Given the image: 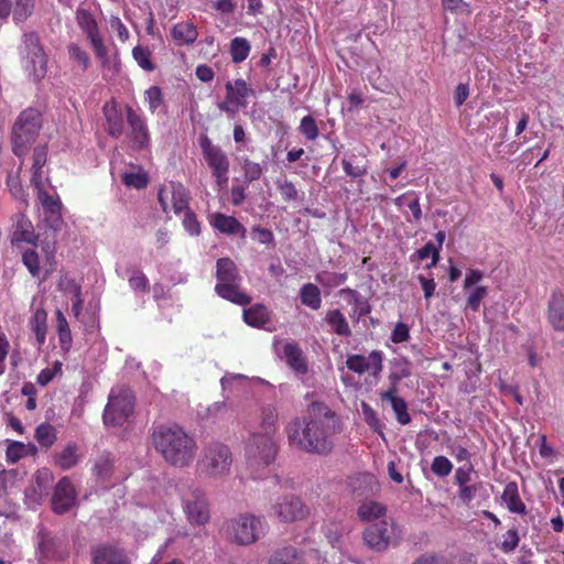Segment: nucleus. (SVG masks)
<instances>
[{
  "label": "nucleus",
  "mask_w": 564,
  "mask_h": 564,
  "mask_svg": "<svg viewBox=\"0 0 564 564\" xmlns=\"http://www.w3.org/2000/svg\"><path fill=\"white\" fill-rule=\"evenodd\" d=\"M339 420L323 402H312L307 417L302 422L294 417L285 426L290 446L311 454L326 455L333 448L332 436L337 432Z\"/></svg>",
  "instance_id": "nucleus-1"
},
{
  "label": "nucleus",
  "mask_w": 564,
  "mask_h": 564,
  "mask_svg": "<svg viewBox=\"0 0 564 564\" xmlns=\"http://www.w3.org/2000/svg\"><path fill=\"white\" fill-rule=\"evenodd\" d=\"M152 445L171 466L184 468L189 466L197 452L193 435L177 424H161L153 429Z\"/></svg>",
  "instance_id": "nucleus-2"
},
{
  "label": "nucleus",
  "mask_w": 564,
  "mask_h": 564,
  "mask_svg": "<svg viewBox=\"0 0 564 564\" xmlns=\"http://www.w3.org/2000/svg\"><path fill=\"white\" fill-rule=\"evenodd\" d=\"M42 126L43 115L39 109L29 107L20 112L11 129L12 152L17 156L23 158L26 155Z\"/></svg>",
  "instance_id": "nucleus-3"
},
{
  "label": "nucleus",
  "mask_w": 564,
  "mask_h": 564,
  "mask_svg": "<svg viewBox=\"0 0 564 564\" xmlns=\"http://www.w3.org/2000/svg\"><path fill=\"white\" fill-rule=\"evenodd\" d=\"M215 292L221 299L237 305H248L251 303V296L241 288V276L236 263L230 258H220L216 263Z\"/></svg>",
  "instance_id": "nucleus-4"
},
{
  "label": "nucleus",
  "mask_w": 564,
  "mask_h": 564,
  "mask_svg": "<svg viewBox=\"0 0 564 564\" xmlns=\"http://www.w3.org/2000/svg\"><path fill=\"white\" fill-rule=\"evenodd\" d=\"M231 464L230 448L220 442H213L204 447L198 468L206 476L218 478L229 474Z\"/></svg>",
  "instance_id": "nucleus-5"
},
{
  "label": "nucleus",
  "mask_w": 564,
  "mask_h": 564,
  "mask_svg": "<svg viewBox=\"0 0 564 564\" xmlns=\"http://www.w3.org/2000/svg\"><path fill=\"white\" fill-rule=\"evenodd\" d=\"M134 400L135 398L131 389H112L104 410V423L111 426H121L133 413Z\"/></svg>",
  "instance_id": "nucleus-6"
},
{
  "label": "nucleus",
  "mask_w": 564,
  "mask_h": 564,
  "mask_svg": "<svg viewBox=\"0 0 564 564\" xmlns=\"http://www.w3.org/2000/svg\"><path fill=\"white\" fill-rule=\"evenodd\" d=\"M278 445L269 434L252 433L247 442L245 455L251 468H261L271 465L276 457Z\"/></svg>",
  "instance_id": "nucleus-7"
},
{
  "label": "nucleus",
  "mask_w": 564,
  "mask_h": 564,
  "mask_svg": "<svg viewBox=\"0 0 564 564\" xmlns=\"http://www.w3.org/2000/svg\"><path fill=\"white\" fill-rule=\"evenodd\" d=\"M269 516L281 523L303 521L310 516L308 506L294 494L279 497L271 506Z\"/></svg>",
  "instance_id": "nucleus-8"
},
{
  "label": "nucleus",
  "mask_w": 564,
  "mask_h": 564,
  "mask_svg": "<svg viewBox=\"0 0 564 564\" xmlns=\"http://www.w3.org/2000/svg\"><path fill=\"white\" fill-rule=\"evenodd\" d=\"M76 20L101 66L108 67L110 64L108 47L105 44L104 36L99 31L94 15L88 10L78 9L76 12Z\"/></svg>",
  "instance_id": "nucleus-9"
},
{
  "label": "nucleus",
  "mask_w": 564,
  "mask_h": 564,
  "mask_svg": "<svg viewBox=\"0 0 564 564\" xmlns=\"http://www.w3.org/2000/svg\"><path fill=\"white\" fill-rule=\"evenodd\" d=\"M199 147L216 183L219 187L226 186L230 167L226 152L219 145L214 144L207 135L200 137Z\"/></svg>",
  "instance_id": "nucleus-10"
},
{
  "label": "nucleus",
  "mask_w": 564,
  "mask_h": 564,
  "mask_svg": "<svg viewBox=\"0 0 564 564\" xmlns=\"http://www.w3.org/2000/svg\"><path fill=\"white\" fill-rule=\"evenodd\" d=\"M183 508L187 520L194 525H204L209 521V506L205 492L196 487H189L182 495Z\"/></svg>",
  "instance_id": "nucleus-11"
},
{
  "label": "nucleus",
  "mask_w": 564,
  "mask_h": 564,
  "mask_svg": "<svg viewBox=\"0 0 564 564\" xmlns=\"http://www.w3.org/2000/svg\"><path fill=\"white\" fill-rule=\"evenodd\" d=\"M230 529L234 540L241 545L254 543L264 530V521L253 514H241L231 521Z\"/></svg>",
  "instance_id": "nucleus-12"
},
{
  "label": "nucleus",
  "mask_w": 564,
  "mask_h": 564,
  "mask_svg": "<svg viewBox=\"0 0 564 564\" xmlns=\"http://www.w3.org/2000/svg\"><path fill=\"white\" fill-rule=\"evenodd\" d=\"M226 96L223 102L218 105L221 111L227 113H236L238 108L247 107L246 99L254 96V90L248 87L242 78H237L234 83L227 82L225 85Z\"/></svg>",
  "instance_id": "nucleus-13"
},
{
  "label": "nucleus",
  "mask_w": 564,
  "mask_h": 564,
  "mask_svg": "<svg viewBox=\"0 0 564 564\" xmlns=\"http://www.w3.org/2000/svg\"><path fill=\"white\" fill-rule=\"evenodd\" d=\"M394 529L387 520L382 519L370 523L364 531L365 544L376 552L386 551L393 538Z\"/></svg>",
  "instance_id": "nucleus-14"
},
{
  "label": "nucleus",
  "mask_w": 564,
  "mask_h": 564,
  "mask_svg": "<svg viewBox=\"0 0 564 564\" xmlns=\"http://www.w3.org/2000/svg\"><path fill=\"white\" fill-rule=\"evenodd\" d=\"M159 203L164 213H167L169 199L176 215L184 213L189 208L188 192L185 186L177 182H171L169 186H164L159 191Z\"/></svg>",
  "instance_id": "nucleus-15"
},
{
  "label": "nucleus",
  "mask_w": 564,
  "mask_h": 564,
  "mask_svg": "<svg viewBox=\"0 0 564 564\" xmlns=\"http://www.w3.org/2000/svg\"><path fill=\"white\" fill-rule=\"evenodd\" d=\"M126 116L131 147L135 150L147 149L151 139L145 120L131 106H126Z\"/></svg>",
  "instance_id": "nucleus-16"
},
{
  "label": "nucleus",
  "mask_w": 564,
  "mask_h": 564,
  "mask_svg": "<svg viewBox=\"0 0 564 564\" xmlns=\"http://www.w3.org/2000/svg\"><path fill=\"white\" fill-rule=\"evenodd\" d=\"M37 191V198L42 205L44 221L54 231L59 230L63 225L62 203L58 195H51L45 191L44 185L34 187Z\"/></svg>",
  "instance_id": "nucleus-17"
},
{
  "label": "nucleus",
  "mask_w": 564,
  "mask_h": 564,
  "mask_svg": "<svg viewBox=\"0 0 564 564\" xmlns=\"http://www.w3.org/2000/svg\"><path fill=\"white\" fill-rule=\"evenodd\" d=\"M77 498L76 489L68 476L62 477L55 485L51 505L55 513L63 514L70 510Z\"/></svg>",
  "instance_id": "nucleus-18"
},
{
  "label": "nucleus",
  "mask_w": 564,
  "mask_h": 564,
  "mask_svg": "<svg viewBox=\"0 0 564 564\" xmlns=\"http://www.w3.org/2000/svg\"><path fill=\"white\" fill-rule=\"evenodd\" d=\"M315 550L305 551L294 545H284L272 552L268 564H308Z\"/></svg>",
  "instance_id": "nucleus-19"
},
{
  "label": "nucleus",
  "mask_w": 564,
  "mask_h": 564,
  "mask_svg": "<svg viewBox=\"0 0 564 564\" xmlns=\"http://www.w3.org/2000/svg\"><path fill=\"white\" fill-rule=\"evenodd\" d=\"M390 379L392 381L391 386L386 391L380 392V398L382 401H389L391 403L397 421L401 425H406L411 422V415L408 412V404L403 398L397 395V384L400 377L392 375L390 376Z\"/></svg>",
  "instance_id": "nucleus-20"
},
{
  "label": "nucleus",
  "mask_w": 564,
  "mask_h": 564,
  "mask_svg": "<svg viewBox=\"0 0 564 564\" xmlns=\"http://www.w3.org/2000/svg\"><path fill=\"white\" fill-rule=\"evenodd\" d=\"M346 366L349 370L362 375L373 370L375 373L382 370V354L379 350H372L368 357L362 355L348 356Z\"/></svg>",
  "instance_id": "nucleus-21"
},
{
  "label": "nucleus",
  "mask_w": 564,
  "mask_h": 564,
  "mask_svg": "<svg viewBox=\"0 0 564 564\" xmlns=\"http://www.w3.org/2000/svg\"><path fill=\"white\" fill-rule=\"evenodd\" d=\"M35 0H0V19L12 14L15 23L25 21L33 12Z\"/></svg>",
  "instance_id": "nucleus-22"
},
{
  "label": "nucleus",
  "mask_w": 564,
  "mask_h": 564,
  "mask_svg": "<svg viewBox=\"0 0 564 564\" xmlns=\"http://www.w3.org/2000/svg\"><path fill=\"white\" fill-rule=\"evenodd\" d=\"M546 318L553 330L564 333V293L558 289L550 295Z\"/></svg>",
  "instance_id": "nucleus-23"
},
{
  "label": "nucleus",
  "mask_w": 564,
  "mask_h": 564,
  "mask_svg": "<svg viewBox=\"0 0 564 564\" xmlns=\"http://www.w3.org/2000/svg\"><path fill=\"white\" fill-rule=\"evenodd\" d=\"M12 243L20 247L21 243L35 245L37 235L34 231L32 221L24 215L18 214L14 217Z\"/></svg>",
  "instance_id": "nucleus-24"
},
{
  "label": "nucleus",
  "mask_w": 564,
  "mask_h": 564,
  "mask_svg": "<svg viewBox=\"0 0 564 564\" xmlns=\"http://www.w3.org/2000/svg\"><path fill=\"white\" fill-rule=\"evenodd\" d=\"M91 564H129V560L122 550L99 544L91 550Z\"/></svg>",
  "instance_id": "nucleus-25"
},
{
  "label": "nucleus",
  "mask_w": 564,
  "mask_h": 564,
  "mask_svg": "<svg viewBox=\"0 0 564 564\" xmlns=\"http://www.w3.org/2000/svg\"><path fill=\"white\" fill-rule=\"evenodd\" d=\"M80 459L79 446L75 442H68L65 446L52 454L54 466L62 470H69L75 467Z\"/></svg>",
  "instance_id": "nucleus-26"
},
{
  "label": "nucleus",
  "mask_w": 564,
  "mask_h": 564,
  "mask_svg": "<svg viewBox=\"0 0 564 564\" xmlns=\"http://www.w3.org/2000/svg\"><path fill=\"white\" fill-rule=\"evenodd\" d=\"M104 115L106 118V131L112 138H120L124 131V118L122 111L117 107L116 102H107L104 106Z\"/></svg>",
  "instance_id": "nucleus-27"
},
{
  "label": "nucleus",
  "mask_w": 564,
  "mask_h": 564,
  "mask_svg": "<svg viewBox=\"0 0 564 564\" xmlns=\"http://www.w3.org/2000/svg\"><path fill=\"white\" fill-rule=\"evenodd\" d=\"M210 224L221 234L239 235L241 239L246 238V227L234 216H228L223 213H215Z\"/></svg>",
  "instance_id": "nucleus-28"
},
{
  "label": "nucleus",
  "mask_w": 564,
  "mask_h": 564,
  "mask_svg": "<svg viewBox=\"0 0 564 564\" xmlns=\"http://www.w3.org/2000/svg\"><path fill=\"white\" fill-rule=\"evenodd\" d=\"M283 354H284L285 362L296 375H306L307 373V371H308L307 361H306L299 344L286 343L283 346Z\"/></svg>",
  "instance_id": "nucleus-29"
},
{
  "label": "nucleus",
  "mask_w": 564,
  "mask_h": 564,
  "mask_svg": "<svg viewBox=\"0 0 564 564\" xmlns=\"http://www.w3.org/2000/svg\"><path fill=\"white\" fill-rule=\"evenodd\" d=\"M501 499L510 512L518 514L527 513L525 503L520 498L518 484L516 481H509L505 486Z\"/></svg>",
  "instance_id": "nucleus-30"
},
{
  "label": "nucleus",
  "mask_w": 564,
  "mask_h": 564,
  "mask_svg": "<svg viewBox=\"0 0 564 564\" xmlns=\"http://www.w3.org/2000/svg\"><path fill=\"white\" fill-rule=\"evenodd\" d=\"M339 294L341 296H345L347 301L352 304L355 307L352 310V314H350V317L358 321L360 317H364L370 313V304L369 302L361 296V294L350 288H345L339 291Z\"/></svg>",
  "instance_id": "nucleus-31"
},
{
  "label": "nucleus",
  "mask_w": 564,
  "mask_h": 564,
  "mask_svg": "<svg viewBox=\"0 0 564 564\" xmlns=\"http://www.w3.org/2000/svg\"><path fill=\"white\" fill-rule=\"evenodd\" d=\"M324 321L330 327L332 332L340 337H350L351 329L345 315L338 310H328Z\"/></svg>",
  "instance_id": "nucleus-32"
},
{
  "label": "nucleus",
  "mask_w": 564,
  "mask_h": 564,
  "mask_svg": "<svg viewBox=\"0 0 564 564\" xmlns=\"http://www.w3.org/2000/svg\"><path fill=\"white\" fill-rule=\"evenodd\" d=\"M47 145H37L34 148L33 156H32V177H31V184L34 187H40L43 185V176H42V169L46 164L47 161Z\"/></svg>",
  "instance_id": "nucleus-33"
},
{
  "label": "nucleus",
  "mask_w": 564,
  "mask_h": 564,
  "mask_svg": "<svg viewBox=\"0 0 564 564\" xmlns=\"http://www.w3.org/2000/svg\"><path fill=\"white\" fill-rule=\"evenodd\" d=\"M171 35L177 45H191L197 40L198 31L192 22H180L173 26Z\"/></svg>",
  "instance_id": "nucleus-34"
},
{
  "label": "nucleus",
  "mask_w": 564,
  "mask_h": 564,
  "mask_svg": "<svg viewBox=\"0 0 564 564\" xmlns=\"http://www.w3.org/2000/svg\"><path fill=\"white\" fill-rule=\"evenodd\" d=\"M24 68L33 76L34 80L40 82L44 78L47 73V56L45 52L24 56Z\"/></svg>",
  "instance_id": "nucleus-35"
},
{
  "label": "nucleus",
  "mask_w": 564,
  "mask_h": 564,
  "mask_svg": "<svg viewBox=\"0 0 564 564\" xmlns=\"http://www.w3.org/2000/svg\"><path fill=\"white\" fill-rule=\"evenodd\" d=\"M69 62L80 72H86L90 66V56L88 52L78 43L70 42L66 46Z\"/></svg>",
  "instance_id": "nucleus-36"
},
{
  "label": "nucleus",
  "mask_w": 564,
  "mask_h": 564,
  "mask_svg": "<svg viewBox=\"0 0 564 564\" xmlns=\"http://www.w3.org/2000/svg\"><path fill=\"white\" fill-rule=\"evenodd\" d=\"M56 318V332L58 334V340L61 349L64 352H68L72 348L73 337L68 325V322L61 310L55 311Z\"/></svg>",
  "instance_id": "nucleus-37"
},
{
  "label": "nucleus",
  "mask_w": 564,
  "mask_h": 564,
  "mask_svg": "<svg viewBox=\"0 0 564 564\" xmlns=\"http://www.w3.org/2000/svg\"><path fill=\"white\" fill-rule=\"evenodd\" d=\"M243 321L252 327H262L270 321V312L262 304H256L243 311Z\"/></svg>",
  "instance_id": "nucleus-38"
},
{
  "label": "nucleus",
  "mask_w": 564,
  "mask_h": 564,
  "mask_svg": "<svg viewBox=\"0 0 564 564\" xmlns=\"http://www.w3.org/2000/svg\"><path fill=\"white\" fill-rule=\"evenodd\" d=\"M36 452H37V448L34 444H32V443L24 444L22 442L15 441L8 445L6 455H7L8 462L17 463L25 456L36 454Z\"/></svg>",
  "instance_id": "nucleus-39"
},
{
  "label": "nucleus",
  "mask_w": 564,
  "mask_h": 564,
  "mask_svg": "<svg viewBox=\"0 0 564 564\" xmlns=\"http://www.w3.org/2000/svg\"><path fill=\"white\" fill-rule=\"evenodd\" d=\"M47 313L43 308H37L30 321L31 329L35 335L39 345H43L47 333Z\"/></svg>",
  "instance_id": "nucleus-40"
},
{
  "label": "nucleus",
  "mask_w": 564,
  "mask_h": 564,
  "mask_svg": "<svg viewBox=\"0 0 564 564\" xmlns=\"http://www.w3.org/2000/svg\"><path fill=\"white\" fill-rule=\"evenodd\" d=\"M278 419V410L273 405L263 406L260 422L262 432L260 434H269L272 438H274L276 433Z\"/></svg>",
  "instance_id": "nucleus-41"
},
{
  "label": "nucleus",
  "mask_w": 564,
  "mask_h": 564,
  "mask_svg": "<svg viewBox=\"0 0 564 564\" xmlns=\"http://www.w3.org/2000/svg\"><path fill=\"white\" fill-rule=\"evenodd\" d=\"M135 172H124L121 175V181L127 187L135 189L145 188L149 184L148 173L139 165H132Z\"/></svg>",
  "instance_id": "nucleus-42"
},
{
  "label": "nucleus",
  "mask_w": 564,
  "mask_h": 564,
  "mask_svg": "<svg viewBox=\"0 0 564 564\" xmlns=\"http://www.w3.org/2000/svg\"><path fill=\"white\" fill-rule=\"evenodd\" d=\"M41 552L46 558L59 561L66 558L68 555L66 546L56 539L43 540L41 543Z\"/></svg>",
  "instance_id": "nucleus-43"
},
{
  "label": "nucleus",
  "mask_w": 564,
  "mask_h": 564,
  "mask_svg": "<svg viewBox=\"0 0 564 564\" xmlns=\"http://www.w3.org/2000/svg\"><path fill=\"white\" fill-rule=\"evenodd\" d=\"M34 437L41 447L48 449L57 440L56 429L50 423H41L35 429Z\"/></svg>",
  "instance_id": "nucleus-44"
},
{
  "label": "nucleus",
  "mask_w": 564,
  "mask_h": 564,
  "mask_svg": "<svg viewBox=\"0 0 564 564\" xmlns=\"http://www.w3.org/2000/svg\"><path fill=\"white\" fill-rule=\"evenodd\" d=\"M300 297L302 304L312 310L316 311L322 305L321 291L313 283H306L301 288Z\"/></svg>",
  "instance_id": "nucleus-45"
},
{
  "label": "nucleus",
  "mask_w": 564,
  "mask_h": 564,
  "mask_svg": "<svg viewBox=\"0 0 564 564\" xmlns=\"http://www.w3.org/2000/svg\"><path fill=\"white\" fill-rule=\"evenodd\" d=\"M251 51L249 41L245 37H235L230 42L229 53L234 63L239 64L247 59Z\"/></svg>",
  "instance_id": "nucleus-46"
},
{
  "label": "nucleus",
  "mask_w": 564,
  "mask_h": 564,
  "mask_svg": "<svg viewBox=\"0 0 564 564\" xmlns=\"http://www.w3.org/2000/svg\"><path fill=\"white\" fill-rule=\"evenodd\" d=\"M386 513V508L376 501H367L360 505L358 508V517L362 521L371 522L375 521Z\"/></svg>",
  "instance_id": "nucleus-47"
},
{
  "label": "nucleus",
  "mask_w": 564,
  "mask_h": 564,
  "mask_svg": "<svg viewBox=\"0 0 564 564\" xmlns=\"http://www.w3.org/2000/svg\"><path fill=\"white\" fill-rule=\"evenodd\" d=\"M348 278L346 272L337 273L330 271H321L315 275V281L325 288H336L345 283Z\"/></svg>",
  "instance_id": "nucleus-48"
},
{
  "label": "nucleus",
  "mask_w": 564,
  "mask_h": 564,
  "mask_svg": "<svg viewBox=\"0 0 564 564\" xmlns=\"http://www.w3.org/2000/svg\"><path fill=\"white\" fill-rule=\"evenodd\" d=\"M324 535L333 547H340L346 528L339 522H332L324 527Z\"/></svg>",
  "instance_id": "nucleus-49"
},
{
  "label": "nucleus",
  "mask_w": 564,
  "mask_h": 564,
  "mask_svg": "<svg viewBox=\"0 0 564 564\" xmlns=\"http://www.w3.org/2000/svg\"><path fill=\"white\" fill-rule=\"evenodd\" d=\"M432 258V261L430 264H427V268L435 267L440 260V250L432 242H426L422 248H420L415 253L411 256V261L416 258L419 261H423L427 258Z\"/></svg>",
  "instance_id": "nucleus-50"
},
{
  "label": "nucleus",
  "mask_w": 564,
  "mask_h": 564,
  "mask_svg": "<svg viewBox=\"0 0 564 564\" xmlns=\"http://www.w3.org/2000/svg\"><path fill=\"white\" fill-rule=\"evenodd\" d=\"M44 52L40 37L35 32L25 33L22 40L21 54L24 56Z\"/></svg>",
  "instance_id": "nucleus-51"
},
{
  "label": "nucleus",
  "mask_w": 564,
  "mask_h": 564,
  "mask_svg": "<svg viewBox=\"0 0 564 564\" xmlns=\"http://www.w3.org/2000/svg\"><path fill=\"white\" fill-rule=\"evenodd\" d=\"M132 56L142 69L147 72L154 70L155 65L151 61V52L149 51V48L138 45L133 47Z\"/></svg>",
  "instance_id": "nucleus-52"
},
{
  "label": "nucleus",
  "mask_w": 564,
  "mask_h": 564,
  "mask_svg": "<svg viewBox=\"0 0 564 564\" xmlns=\"http://www.w3.org/2000/svg\"><path fill=\"white\" fill-rule=\"evenodd\" d=\"M488 295V289L484 285H478L471 290L466 300V308L478 312L480 310L481 302Z\"/></svg>",
  "instance_id": "nucleus-53"
},
{
  "label": "nucleus",
  "mask_w": 564,
  "mask_h": 564,
  "mask_svg": "<svg viewBox=\"0 0 564 564\" xmlns=\"http://www.w3.org/2000/svg\"><path fill=\"white\" fill-rule=\"evenodd\" d=\"M93 471L100 479L109 478L112 473V460L108 454H102L95 460Z\"/></svg>",
  "instance_id": "nucleus-54"
},
{
  "label": "nucleus",
  "mask_w": 564,
  "mask_h": 564,
  "mask_svg": "<svg viewBox=\"0 0 564 564\" xmlns=\"http://www.w3.org/2000/svg\"><path fill=\"white\" fill-rule=\"evenodd\" d=\"M299 130L308 141H314L319 133L316 120L311 115L302 118Z\"/></svg>",
  "instance_id": "nucleus-55"
},
{
  "label": "nucleus",
  "mask_w": 564,
  "mask_h": 564,
  "mask_svg": "<svg viewBox=\"0 0 564 564\" xmlns=\"http://www.w3.org/2000/svg\"><path fill=\"white\" fill-rule=\"evenodd\" d=\"M22 262L29 270L32 276H40L41 268H40V258L35 250L28 249L22 253Z\"/></svg>",
  "instance_id": "nucleus-56"
},
{
  "label": "nucleus",
  "mask_w": 564,
  "mask_h": 564,
  "mask_svg": "<svg viewBox=\"0 0 564 564\" xmlns=\"http://www.w3.org/2000/svg\"><path fill=\"white\" fill-rule=\"evenodd\" d=\"M431 470L438 477H446L452 473L453 464L446 456L438 455L434 457L431 464Z\"/></svg>",
  "instance_id": "nucleus-57"
},
{
  "label": "nucleus",
  "mask_w": 564,
  "mask_h": 564,
  "mask_svg": "<svg viewBox=\"0 0 564 564\" xmlns=\"http://www.w3.org/2000/svg\"><path fill=\"white\" fill-rule=\"evenodd\" d=\"M520 542V535L517 529H510L502 535V542L499 545V549L508 554L513 552Z\"/></svg>",
  "instance_id": "nucleus-58"
},
{
  "label": "nucleus",
  "mask_w": 564,
  "mask_h": 564,
  "mask_svg": "<svg viewBox=\"0 0 564 564\" xmlns=\"http://www.w3.org/2000/svg\"><path fill=\"white\" fill-rule=\"evenodd\" d=\"M62 362L56 360L51 368L42 369L36 377V383L42 387L48 384L57 375L62 373Z\"/></svg>",
  "instance_id": "nucleus-59"
},
{
  "label": "nucleus",
  "mask_w": 564,
  "mask_h": 564,
  "mask_svg": "<svg viewBox=\"0 0 564 564\" xmlns=\"http://www.w3.org/2000/svg\"><path fill=\"white\" fill-rule=\"evenodd\" d=\"M362 413L365 416V421L367 424L377 433L383 436V424L381 423L380 419L378 417L376 411L368 405L367 403H362Z\"/></svg>",
  "instance_id": "nucleus-60"
},
{
  "label": "nucleus",
  "mask_w": 564,
  "mask_h": 564,
  "mask_svg": "<svg viewBox=\"0 0 564 564\" xmlns=\"http://www.w3.org/2000/svg\"><path fill=\"white\" fill-rule=\"evenodd\" d=\"M129 285L137 292H149L150 283L141 270H134L129 278Z\"/></svg>",
  "instance_id": "nucleus-61"
},
{
  "label": "nucleus",
  "mask_w": 564,
  "mask_h": 564,
  "mask_svg": "<svg viewBox=\"0 0 564 564\" xmlns=\"http://www.w3.org/2000/svg\"><path fill=\"white\" fill-rule=\"evenodd\" d=\"M145 100L149 104V109L152 113L156 111V109L163 102L162 90L159 86H151L145 90Z\"/></svg>",
  "instance_id": "nucleus-62"
},
{
  "label": "nucleus",
  "mask_w": 564,
  "mask_h": 564,
  "mask_svg": "<svg viewBox=\"0 0 564 564\" xmlns=\"http://www.w3.org/2000/svg\"><path fill=\"white\" fill-rule=\"evenodd\" d=\"M251 237L253 240L258 241L261 245L270 246L274 242V235L270 229L253 226L251 228Z\"/></svg>",
  "instance_id": "nucleus-63"
},
{
  "label": "nucleus",
  "mask_w": 564,
  "mask_h": 564,
  "mask_svg": "<svg viewBox=\"0 0 564 564\" xmlns=\"http://www.w3.org/2000/svg\"><path fill=\"white\" fill-rule=\"evenodd\" d=\"M183 226L192 236H198L200 234V224L196 215L189 208L184 212Z\"/></svg>",
  "instance_id": "nucleus-64"
}]
</instances>
